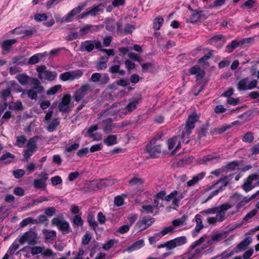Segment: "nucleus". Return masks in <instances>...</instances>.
Returning a JSON list of instances; mask_svg holds the SVG:
<instances>
[{
	"instance_id": "nucleus-1",
	"label": "nucleus",
	"mask_w": 259,
	"mask_h": 259,
	"mask_svg": "<svg viewBox=\"0 0 259 259\" xmlns=\"http://www.w3.org/2000/svg\"><path fill=\"white\" fill-rule=\"evenodd\" d=\"M233 205L226 202L219 206L203 210L200 212V213L203 215L216 213L215 217H208L207 219V222L209 225H215L218 223L223 222L227 219L226 212Z\"/></svg>"
},
{
	"instance_id": "nucleus-2",
	"label": "nucleus",
	"mask_w": 259,
	"mask_h": 259,
	"mask_svg": "<svg viewBox=\"0 0 259 259\" xmlns=\"http://www.w3.org/2000/svg\"><path fill=\"white\" fill-rule=\"evenodd\" d=\"M207 237L206 235L200 237L199 240L195 241L190 246L189 250L187 252L176 257L175 259H198L200 256V253L203 250V248L200 247L194 249L201 244Z\"/></svg>"
},
{
	"instance_id": "nucleus-3",
	"label": "nucleus",
	"mask_w": 259,
	"mask_h": 259,
	"mask_svg": "<svg viewBox=\"0 0 259 259\" xmlns=\"http://www.w3.org/2000/svg\"><path fill=\"white\" fill-rule=\"evenodd\" d=\"M234 175H231L228 177H225L224 178H222L218 180L215 183L209 186L207 188V190H211L212 189L214 188L217 185L219 184L221 185L219 186L218 188L215 191L211 192L209 195L207 196L206 199L203 201V203H205L208 200L212 199L214 196L217 195L219 192H222L224 190L227 185L228 184L229 181L233 178Z\"/></svg>"
},
{
	"instance_id": "nucleus-4",
	"label": "nucleus",
	"mask_w": 259,
	"mask_h": 259,
	"mask_svg": "<svg viewBox=\"0 0 259 259\" xmlns=\"http://www.w3.org/2000/svg\"><path fill=\"white\" fill-rule=\"evenodd\" d=\"M258 81L256 79L250 81L248 77L240 79L237 84V89L238 91L251 90L254 88L259 89L257 87Z\"/></svg>"
},
{
	"instance_id": "nucleus-5",
	"label": "nucleus",
	"mask_w": 259,
	"mask_h": 259,
	"mask_svg": "<svg viewBox=\"0 0 259 259\" xmlns=\"http://www.w3.org/2000/svg\"><path fill=\"white\" fill-rule=\"evenodd\" d=\"M156 138H154L150 141V143L146 146V152L150 158L158 157L162 151L161 145L156 144Z\"/></svg>"
},
{
	"instance_id": "nucleus-6",
	"label": "nucleus",
	"mask_w": 259,
	"mask_h": 259,
	"mask_svg": "<svg viewBox=\"0 0 259 259\" xmlns=\"http://www.w3.org/2000/svg\"><path fill=\"white\" fill-rule=\"evenodd\" d=\"M199 116L196 113H193L190 115L186 121L185 131L183 132L182 135V138L184 139L185 136H189L192 130L194 128L195 123L198 121Z\"/></svg>"
},
{
	"instance_id": "nucleus-7",
	"label": "nucleus",
	"mask_w": 259,
	"mask_h": 259,
	"mask_svg": "<svg viewBox=\"0 0 259 259\" xmlns=\"http://www.w3.org/2000/svg\"><path fill=\"white\" fill-rule=\"evenodd\" d=\"M36 71L38 72V77L40 80H48L52 81L57 77V74L56 72H52L47 70L45 65H41L37 67Z\"/></svg>"
},
{
	"instance_id": "nucleus-8",
	"label": "nucleus",
	"mask_w": 259,
	"mask_h": 259,
	"mask_svg": "<svg viewBox=\"0 0 259 259\" xmlns=\"http://www.w3.org/2000/svg\"><path fill=\"white\" fill-rule=\"evenodd\" d=\"M184 193L182 191L174 190L166 196L165 200L166 201L172 200V205L178 207L180 205V201L184 197Z\"/></svg>"
},
{
	"instance_id": "nucleus-9",
	"label": "nucleus",
	"mask_w": 259,
	"mask_h": 259,
	"mask_svg": "<svg viewBox=\"0 0 259 259\" xmlns=\"http://www.w3.org/2000/svg\"><path fill=\"white\" fill-rule=\"evenodd\" d=\"M258 192H257L251 196H246L242 198L241 195L239 193L236 192L232 196H231V198L235 199L236 201H239V202L236 204L237 209H239L246 204L250 201L253 198H255L258 194Z\"/></svg>"
},
{
	"instance_id": "nucleus-10",
	"label": "nucleus",
	"mask_w": 259,
	"mask_h": 259,
	"mask_svg": "<svg viewBox=\"0 0 259 259\" xmlns=\"http://www.w3.org/2000/svg\"><path fill=\"white\" fill-rule=\"evenodd\" d=\"M83 71L77 69L73 71L65 72L60 75V79L63 81L74 80L79 78L83 74Z\"/></svg>"
},
{
	"instance_id": "nucleus-11",
	"label": "nucleus",
	"mask_w": 259,
	"mask_h": 259,
	"mask_svg": "<svg viewBox=\"0 0 259 259\" xmlns=\"http://www.w3.org/2000/svg\"><path fill=\"white\" fill-rule=\"evenodd\" d=\"M101 47V42L98 40H86L81 43L80 50L82 52L87 51L90 52L93 51L95 48L99 49Z\"/></svg>"
},
{
	"instance_id": "nucleus-12",
	"label": "nucleus",
	"mask_w": 259,
	"mask_h": 259,
	"mask_svg": "<svg viewBox=\"0 0 259 259\" xmlns=\"http://www.w3.org/2000/svg\"><path fill=\"white\" fill-rule=\"evenodd\" d=\"M22 243L27 242L29 245H34L37 243V235L34 231L29 230L20 236Z\"/></svg>"
},
{
	"instance_id": "nucleus-13",
	"label": "nucleus",
	"mask_w": 259,
	"mask_h": 259,
	"mask_svg": "<svg viewBox=\"0 0 259 259\" xmlns=\"http://www.w3.org/2000/svg\"><path fill=\"white\" fill-rule=\"evenodd\" d=\"M155 219L153 218L145 217L138 221L135 228L140 231H142L152 225Z\"/></svg>"
},
{
	"instance_id": "nucleus-14",
	"label": "nucleus",
	"mask_w": 259,
	"mask_h": 259,
	"mask_svg": "<svg viewBox=\"0 0 259 259\" xmlns=\"http://www.w3.org/2000/svg\"><path fill=\"white\" fill-rule=\"evenodd\" d=\"M52 224L56 226L58 229L64 234L68 233L70 231L69 223L58 218H54L52 220Z\"/></svg>"
},
{
	"instance_id": "nucleus-15",
	"label": "nucleus",
	"mask_w": 259,
	"mask_h": 259,
	"mask_svg": "<svg viewBox=\"0 0 259 259\" xmlns=\"http://www.w3.org/2000/svg\"><path fill=\"white\" fill-rule=\"evenodd\" d=\"M39 179H35L33 181L34 187L37 189H46V181L48 179V175L45 172H41L39 175Z\"/></svg>"
},
{
	"instance_id": "nucleus-16",
	"label": "nucleus",
	"mask_w": 259,
	"mask_h": 259,
	"mask_svg": "<svg viewBox=\"0 0 259 259\" xmlns=\"http://www.w3.org/2000/svg\"><path fill=\"white\" fill-rule=\"evenodd\" d=\"M71 96L66 95L62 98L58 105V109L62 112H68L71 108L70 106Z\"/></svg>"
},
{
	"instance_id": "nucleus-17",
	"label": "nucleus",
	"mask_w": 259,
	"mask_h": 259,
	"mask_svg": "<svg viewBox=\"0 0 259 259\" xmlns=\"http://www.w3.org/2000/svg\"><path fill=\"white\" fill-rule=\"evenodd\" d=\"M104 10V6L102 4L97 5H94L91 9L84 13L78 16L79 19H82L86 17L88 15L92 16H95L98 15L100 13L103 12Z\"/></svg>"
},
{
	"instance_id": "nucleus-18",
	"label": "nucleus",
	"mask_w": 259,
	"mask_h": 259,
	"mask_svg": "<svg viewBox=\"0 0 259 259\" xmlns=\"http://www.w3.org/2000/svg\"><path fill=\"white\" fill-rule=\"evenodd\" d=\"M109 80V77L107 73H94L90 79V81L95 83L99 82L100 84H107Z\"/></svg>"
},
{
	"instance_id": "nucleus-19",
	"label": "nucleus",
	"mask_w": 259,
	"mask_h": 259,
	"mask_svg": "<svg viewBox=\"0 0 259 259\" xmlns=\"http://www.w3.org/2000/svg\"><path fill=\"white\" fill-rule=\"evenodd\" d=\"M90 90V86L88 84H84L77 90L74 93L73 98L76 102L82 100Z\"/></svg>"
},
{
	"instance_id": "nucleus-20",
	"label": "nucleus",
	"mask_w": 259,
	"mask_h": 259,
	"mask_svg": "<svg viewBox=\"0 0 259 259\" xmlns=\"http://www.w3.org/2000/svg\"><path fill=\"white\" fill-rule=\"evenodd\" d=\"M167 144L168 149L171 151V154H175L176 151L179 149L181 146L180 138L176 137L167 140Z\"/></svg>"
},
{
	"instance_id": "nucleus-21",
	"label": "nucleus",
	"mask_w": 259,
	"mask_h": 259,
	"mask_svg": "<svg viewBox=\"0 0 259 259\" xmlns=\"http://www.w3.org/2000/svg\"><path fill=\"white\" fill-rule=\"evenodd\" d=\"M259 179V175L254 174L249 176L244 182L243 188V190L246 192H249L254 187V185L252 184V181L257 180Z\"/></svg>"
},
{
	"instance_id": "nucleus-22",
	"label": "nucleus",
	"mask_w": 259,
	"mask_h": 259,
	"mask_svg": "<svg viewBox=\"0 0 259 259\" xmlns=\"http://www.w3.org/2000/svg\"><path fill=\"white\" fill-rule=\"evenodd\" d=\"M85 6V4H81L78 7L72 9L63 18L64 20L66 22L72 21L74 19V17L77 15L79 13H80V12L83 10Z\"/></svg>"
},
{
	"instance_id": "nucleus-23",
	"label": "nucleus",
	"mask_w": 259,
	"mask_h": 259,
	"mask_svg": "<svg viewBox=\"0 0 259 259\" xmlns=\"http://www.w3.org/2000/svg\"><path fill=\"white\" fill-rule=\"evenodd\" d=\"M187 242V238L185 236H182L170 240L169 245L170 247L171 248V249H173L176 247L183 246Z\"/></svg>"
},
{
	"instance_id": "nucleus-24",
	"label": "nucleus",
	"mask_w": 259,
	"mask_h": 259,
	"mask_svg": "<svg viewBox=\"0 0 259 259\" xmlns=\"http://www.w3.org/2000/svg\"><path fill=\"white\" fill-rule=\"evenodd\" d=\"M35 32L34 29H21L20 28H16L11 31V33L21 35L24 38L30 37Z\"/></svg>"
},
{
	"instance_id": "nucleus-25",
	"label": "nucleus",
	"mask_w": 259,
	"mask_h": 259,
	"mask_svg": "<svg viewBox=\"0 0 259 259\" xmlns=\"http://www.w3.org/2000/svg\"><path fill=\"white\" fill-rule=\"evenodd\" d=\"M226 39L222 34H219L212 37L208 42L217 48L222 47L225 42Z\"/></svg>"
},
{
	"instance_id": "nucleus-26",
	"label": "nucleus",
	"mask_w": 259,
	"mask_h": 259,
	"mask_svg": "<svg viewBox=\"0 0 259 259\" xmlns=\"http://www.w3.org/2000/svg\"><path fill=\"white\" fill-rule=\"evenodd\" d=\"M195 222L196 225L194 229L192 231V235L193 237H195L200 231L204 227L201 214H197L195 217Z\"/></svg>"
},
{
	"instance_id": "nucleus-27",
	"label": "nucleus",
	"mask_w": 259,
	"mask_h": 259,
	"mask_svg": "<svg viewBox=\"0 0 259 259\" xmlns=\"http://www.w3.org/2000/svg\"><path fill=\"white\" fill-rule=\"evenodd\" d=\"M112 122V119L111 118H107L103 120L99 125H100V127L102 128L105 133L108 134L111 132L113 129V125Z\"/></svg>"
},
{
	"instance_id": "nucleus-28",
	"label": "nucleus",
	"mask_w": 259,
	"mask_h": 259,
	"mask_svg": "<svg viewBox=\"0 0 259 259\" xmlns=\"http://www.w3.org/2000/svg\"><path fill=\"white\" fill-rule=\"evenodd\" d=\"M190 72L192 75H196L197 81H200L204 76L205 72L203 69L197 66H193L190 69Z\"/></svg>"
},
{
	"instance_id": "nucleus-29",
	"label": "nucleus",
	"mask_w": 259,
	"mask_h": 259,
	"mask_svg": "<svg viewBox=\"0 0 259 259\" xmlns=\"http://www.w3.org/2000/svg\"><path fill=\"white\" fill-rule=\"evenodd\" d=\"M121 24L120 22H116L113 20H108L106 22V28L110 32L114 31L116 28L118 32H121Z\"/></svg>"
},
{
	"instance_id": "nucleus-30",
	"label": "nucleus",
	"mask_w": 259,
	"mask_h": 259,
	"mask_svg": "<svg viewBox=\"0 0 259 259\" xmlns=\"http://www.w3.org/2000/svg\"><path fill=\"white\" fill-rule=\"evenodd\" d=\"M145 245V242L143 239H140L134 242L127 248V251L132 252L141 249Z\"/></svg>"
},
{
	"instance_id": "nucleus-31",
	"label": "nucleus",
	"mask_w": 259,
	"mask_h": 259,
	"mask_svg": "<svg viewBox=\"0 0 259 259\" xmlns=\"http://www.w3.org/2000/svg\"><path fill=\"white\" fill-rule=\"evenodd\" d=\"M140 102V99L135 98L130 100L128 104L126 106V109L130 112L136 109Z\"/></svg>"
},
{
	"instance_id": "nucleus-32",
	"label": "nucleus",
	"mask_w": 259,
	"mask_h": 259,
	"mask_svg": "<svg viewBox=\"0 0 259 259\" xmlns=\"http://www.w3.org/2000/svg\"><path fill=\"white\" fill-rule=\"evenodd\" d=\"M141 211L144 213H156L157 210L153 205L150 204H144L142 206Z\"/></svg>"
},
{
	"instance_id": "nucleus-33",
	"label": "nucleus",
	"mask_w": 259,
	"mask_h": 259,
	"mask_svg": "<svg viewBox=\"0 0 259 259\" xmlns=\"http://www.w3.org/2000/svg\"><path fill=\"white\" fill-rule=\"evenodd\" d=\"M15 158V155L10 152H7L0 157V161L5 163H10Z\"/></svg>"
},
{
	"instance_id": "nucleus-34",
	"label": "nucleus",
	"mask_w": 259,
	"mask_h": 259,
	"mask_svg": "<svg viewBox=\"0 0 259 259\" xmlns=\"http://www.w3.org/2000/svg\"><path fill=\"white\" fill-rule=\"evenodd\" d=\"M205 173L201 172L199 174L194 176L193 178L187 182V186L191 187L196 183L199 181L202 180L205 176Z\"/></svg>"
},
{
	"instance_id": "nucleus-35",
	"label": "nucleus",
	"mask_w": 259,
	"mask_h": 259,
	"mask_svg": "<svg viewBox=\"0 0 259 259\" xmlns=\"http://www.w3.org/2000/svg\"><path fill=\"white\" fill-rule=\"evenodd\" d=\"M187 217L186 216H183L182 218L175 219L172 221V226L175 227V229H176L177 227L183 226L186 225Z\"/></svg>"
},
{
	"instance_id": "nucleus-36",
	"label": "nucleus",
	"mask_w": 259,
	"mask_h": 259,
	"mask_svg": "<svg viewBox=\"0 0 259 259\" xmlns=\"http://www.w3.org/2000/svg\"><path fill=\"white\" fill-rule=\"evenodd\" d=\"M16 78L22 85H26L30 79V77L26 73L19 74Z\"/></svg>"
},
{
	"instance_id": "nucleus-37",
	"label": "nucleus",
	"mask_w": 259,
	"mask_h": 259,
	"mask_svg": "<svg viewBox=\"0 0 259 259\" xmlns=\"http://www.w3.org/2000/svg\"><path fill=\"white\" fill-rule=\"evenodd\" d=\"M17 41V39L5 40L3 42V49L6 51H10L11 47Z\"/></svg>"
},
{
	"instance_id": "nucleus-38",
	"label": "nucleus",
	"mask_w": 259,
	"mask_h": 259,
	"mask_svg": "<svg viewBox=\"0 0 259 259\" xmlns=\"http://www.w3.org/2000/svg\"><path fill=\"white\" fill-rule=\"evenodd\" d=\"M42 233L45 239L48 240H53L56 236V233L53 230H44Z\"/></svg>"
},
{
	"instance_id": "nucleus-39",
	"label": "nucleus",
	"mask_w": 259,
	"mask_h": 259,
	"mask_svg": "<svg viewBox=\"0 0 259 259\" xmlns=\"http://www.w3.org/2000/svg\"><path fill=\"white\" fill-rule=\"evenodd\" d=\"M104 143L108 146L115 145L117 143V137L115 135H109L104 140Z\"/></svg>"
},
{
	"instance_id": "nucleus-40",
	"label": "nucleus",
	"mask_w": 259,
	"mask_h": 259,
	"mask_svg": "<svg viewBox=\"0 0 259 259\" xmlns=\"http://www.w3.org/2000/svg\"><path fill=\"white\" fill-rule=\"evenodd\" d=\"M24 243H22L21 239L19 237L18 238L16 239L12 244L10 247L9 250L10 253H14L17 249L19 248L20 244H23Z\"/></svg>"
},
{
	"instance_id": "nucleus-41",
	"label": "nucleus",
	"mask_w": 259,
	"mask_h": 259,
	"mask_svg": "<svg viewBox=\"0 0 259 259\" xmlns=\"http://www.w3.org/2000/svg\"><path fill=\"white\" fill-rule=\"evenodd\" d=\"M9 108L15 111H19L23 109V105L20 101H17L15 102H12L9 104Z\"/></svg>"
},
{
	"instance_id": "nucleus-42",
	"label": "nucleus",
	"mask_w": 259,
	"mask_h": 259,
	"mask_svg": "<svg viewBox=\"0 0 259 259\" xmlns=\"http://www.w3.org/2000/svg\"><path fill=\"white\" fill-rule=\"evenodd\" d=\"M224 238V234L222 233L214 234L212 236L211 239L207 241V243L208 245H211L214 242H218L223 240Z\"/></svg>"
},
{
	"instance_id": "nucleus-43",
	"label": "nucleus",
	"mask_w": 259,
	"mask_h": 259,
	"mask_svg": "<svg viewBox=\"0 0 259 259\" xmlns=\"http://www.w3.org/2000/svg\"><path fill=\"white\" fill-rule=\"evenodd\" d=\"M200 16L198 12L192 10L190 16L187 19L186 21L190 23L196 22L199 19Z\"/></svg>"
},
{
	"instance_id": "nucleus-44",
	"label": "nucleus",
	"mask_w": 259,
	"mask_h": 259,
	"mask_svg": "<svg viewBox=\"0 0 259 259\" xmlns=\"http://www.w3.org/2000/svg\"><path fill=\"white\" fill-rule=\"evenodd\" d=\"M220 161V157L218 156H214L213 155H207L205 156L202 159V163H206L208 162H211L212 163H215L218 162Z\"/></svg>"
},
{
	"instance_id": "nucleus-45",
	"label": "nucleus",
	"mask_w": 259,
	"mask_h": 259,
	"mask_svg": "<svg viewBox=\"0 0 259 259\" xmlns=\"http://www.w3.org/2000/svg\"><path fill=\"white\" fill-rule=\"evenodd\" d=\"M117 113L112 110V108L104 110L98 115V119H101L102 117H107L109 116H112L116 114Z\"/></svg>"
},
{
	"instance_id": "nucleus-46",
	"label": "nucleus",
	"mask_w": 259,
	"mask_h": 259,
	"mask_svg": "<svg viewBox=\"0 0 259 259\" xmlns=\"http://www.w3.org/2000/svg\"><path fill=\"white\" fill-rule=\"evenodd\" d=\"M60 122L57 118L54 119L51 122L48 124L47 127V130L50 132L54 131L59 125Z\"/></svg>"
},
{
	"instance_id": "nucleus-47",
	"label": "nucleus",
	"mask_w": 259,
	"mask_h": 259,
	"mask_svg": "<svg viewBox=\"0 0 259 259\" xmlns=\"http://www.w3.org/2000/svg\"><path fill=\"white\" fill-rule=\"evenodd\" d=\"M37 224L36 220L29 217L23 220L20 223V226L21 228H24L29 224Z\"/></svg>"
},
{
	"instance_id": "nucleus-48",
	"label": "nucleus",
	"mask_w": 259,
	"mask_h": 259,
	"mask_svg": "<svg viewBox=\"0 0 259 259\" xmlns=\"http://www.w3.org/2000/svg\"><path fill=\"white\" fill-rule=\"evenodd\" d=\"M240 45L239 41L236 40H232L230 44H229L226 46V51L228 53L232 52L235 48H236Z\"/></svg>"
},
{
	"instance_id": "nucleus-49",
	"label": "nucleus",
	"mask_w": 259,
	"mask_h": 259,
	"mask_svg": "<svg viewBox=\"0 0 259 259\" xmlns=\"http://www.w3.org/2000/svg\"><path fill=\"white\" fill-rule=\"evenodd\" d=\"M162 236H161L160 232L155 233L153 236H149L148 238V240L149 243L151 245H153L156 243L158 241L160 240Z\"/></svg>"
},
{
	"instance_id": "nucleus-50",
	"label": "nucleus",
	"mask_w": 259,
	"mask_h": 259,
	"mask_svg": "<svg viewBox=\"0 0 259 259\" xmlns=\"http://www.w3.org/2000/svg\"><path fill=\"white\" fill-rule=\"evenodd\" d=\"M88 222L90 226L93 228L94 231H96V228L98 227V224L94 219V217L93 214H90L87 218Z\"/></svg>"
},
{
	"instance_id": "nucleus-51",
	"label": "nucleus",
	"mask_w": 259,
	"mask_h": 259,
	"mask_svg": "<svg viewBox=\"0 0 259 259\" xmlns=\"http://www.w3.org/2000/svg\"><path fill=\"white\" fill-rule=\"evenodd\" d=\"M176 229H175V227L172 225L165 227L163 230L160 232L161 236L163 237L167 234H172L176 231Z\"/></svg>"
},
{
	"instance_id": "nucleus-52",
	"label": "nucleus",
	"mask_w": 259,
	"mask_h": 259,
	"mask_svg": "<svg viewBox=\"0 0 259 259\" xmlns=\"http://www.w3.org/2000/svg\"><path fill=\"white\" fill-rule=\"evenodd\" d=\"M254 140L253 134L251 132L246 133L242 138V141L245 143H250Z\"/></svg>"
},
{
	"instance_id": "nucleus-53",
	"label": "nucleus",
	"mask_w": 259,
	"mask_h": 259,
	"mask_svg": "<svg viewBox=\"0 0 259 259\" xmlns=\"http://www.w3.org/2000/svg\"><path fill=\"white\" fill-rule=\"evenodd\" d=\"M251 240L249 238H245L243 241L241 242L238 247L241 249H245L248 245L251 243Z\"/></svg>"
},
{
	"instance_id": "nucleus-54",
	"label": "nucleus",
	"mask_w": 259,
	"mask_h": 259,
	"mask_svg": "<svg viewBox=\"0 0 259 259\" xmlns=\"http://www.w3.org/2000/svg\"><path fill=\"white\" fill-rule=\"evenodd\" d=\"M73 223L74 226H81L83 224V222L80 215H76L73 217Z\"/></svg>"
},
{
	"instance_id": "nucleus-55",
	"label": "nucleus",
	"mask_w": 259,
	"mask_h": 259,
	"mask_svg": "<svg viewBox=\"0 0 259 259\" xmlns=\"http://www.w3.org/2000/svg\"><path fill=\"white\" fill-rule=\"evenodd\" d=\"M42 57V54H37L31 56L29 59V63L30 64H35L38 62L40 57Z\"/></svg>"
},
{
	"instance_id": "nucleus-56",
	"label": "nucleus",
	"mask_w": 259,
	"mask_h": 259,
	"mask_svg": "<svg viewBox=\"0 0 259 259\" xmlns=\"http://www.w3.org/2000/svg\"><path fill=\"white\" fill-rule=\"evenodd\" d=\"M36 147V145L33 139H30L27 144V150H32L34 152Z\"/></svg>"
},
{
	"instance_id": "nucleus-57",
	"label": "nucleus",
	"mask_w": 259,
	"mask_h": 259,
	"mask_svg": "<svg viewBox=\"0 0 259 259\" xmlns=\"http://www.w3.org/2000/svg\"><path fill=\"white\" fill-rule=\"evenodd\" d=\"M257 213V210L256 209H253L248 212L246 215L244 217L243 219V222L244 223L247 222L248 220L251 219L253 217H254Z\"/></svg>"
},
{
	"instance_id": "nucleus-58",
	"label": "nucleus",
	"mask_w": 259,
	"mask_h": 259,
	"mask_svg": "<svg viewBox=\"0 0 259 259\" xmlns=\"http://www.w3.org/2000/svg\"><path fill=\"white\" fill-rule=\"evenodd\" d=\"M226 2V0H214V2L209 5L210 8H215L223 6Z\"/></svg>"
},
{
	"instance_id": "nucleus-59",
	"label": "nucleus",
	"mask_w": 259,
	"mask_h": 259,
	"mask_svg": "<svg viewBox=\"0 0 259 259\" xmlns=\"http://www.w3.org/2000/svg\"><path fill=\"white\" fill-rule=\"evenodd\" d=\"M108 58L106 57L105 61H100L99 62L97 65L96 68L98 70H103L107 68V62L108 61Z\"/></svg>"
},
{
	"instance_id": "nucleus-60",
	"label": "nucleus",
	"mask_w": 259,
	"mask_h": 259,
	"mask_svg": "<svg viewBox=\"0 0 259 259\" xmlns=\"http://www.w3.org/2000/svg\"><path fill=\"white\" fill-rule=\"evenodd\" d=\"M135 29V26L132 24H127L124 27L123 30L121 29L120 33H124L125 34H130Z\"/></svg>"
},
{
	"instance_id": "nucleus-61",
	"label": "nucleus",
	"mask_w": 259,
	"mask_h": 259,
	"mask_svg": "<svg viewBox=\"0 0 259 259\" xmlns=\"http://www.w3.org/2000/svg\"><path fill=\"white\" fill-rule=\"evenodd\" d=\"M163 22V19L162 18H156L154 20V27L155 29L158 30L161 27Z\"/></svg>"
},
{
	"instance_id": "nucleus-62",
	"label": "nucleus",
	"mask_w": 259,
	"mask_h": 259,
	"mask_svg": "<svg viewBox=\"0 0 259 259\" xmlns=\"http://www.w3.org/2000/svg\"><path fill=\"white\" fill-rule=\"evenodd\" d=\"M61 88V85H57L51 88L48 90L47 94L48 95H53L56 94Z\"/></svg>"
},
{
	"instance_id": "nucleus-63",
	"label": "nucleus",
	"mask_w": 259,
	"mask_h": 259,
	"mask_svg": "<svg viewBox=\"0 0 259 259\" xmlns=\"http://www.w3.org/2000/svg\"><path fill=\"white\" fill-rule=\"evenodd\" d=\"M43 251V247L42 246H33L31 249V253L32 255H37L39 253H42Z\"/></svg>"
},
{
	"instance_id": "nucleus-64",
	"label": "nucleus",
	"mask_w": 259,
	"mask_h": 259,
	"mask_svg": "<svg viewBox=\"0 0 259 259\" xmlns=\"http://www.w3.org/2000/svg\"><path fill=\"white\" fill-rule=\"evenodd\" d=\"M25 174V171L22 169H18L13 171V175L16 179L22 178Z\"/></svg>"
}]
</instances>
